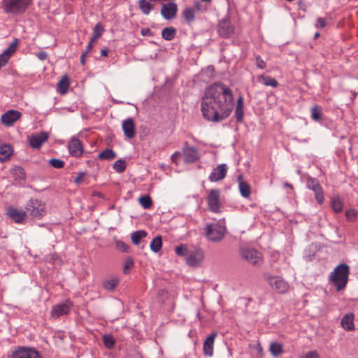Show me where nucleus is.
<instances>
[{
	"label": "nucleus",
	"instance_id": "nucleus-1",
	"mask_svg": "<svg viewBox=\"0 0 358 358\" xmlns=\"http://www.w3.org/2000/svg\"><path fill=\"white\" fill-rule=\"evenodd\" d=\"M234 106L233 92L225 84L215 82L206 88L201 101V112L206 120L220 122L227 119Z\"/></svg>",
	"mask_w": 358,
	"mask_h": 358
},
{
	"label": "nucleus",
	"instance_id": "nucleus-2",
	"mask_svg": "<svg viewBox=\"0 0 358 358\" xmlns=\"http://www.w3.org/2000/svg\"><path fill=\"white\" fill-rule=\"evenodd\" d=\"M350 267L346 264H340L331 273L329 280L336 287L338 292L343 289L348 281Z\"/></svg>",
	"mask_w": 358,
	"mask_h": 358
},
{
	"label": "nucleus",
	"instance_id": "nucleus-3",
	"mask_svg": "<svg viewBox=\"0 0 358 358\" xmlns=\"http://www.w3.org/2000/svg\"><path fill=\"white\" fill-rule=\"evenodd\" d=\"M1 3L5 13L18 16L25 13L33 0H3Z\"/></svg>",
	"mask_w": 358,
	"mask_h": 358
},
{
	"label": "nucleus",
	"instance_id": "nucleus-4",
	"mask_svg": "<svg viewBox=\"0 0 358 358\" xmlns=\"http://www.w3.org/2000/svg\"><path fill=\"white\" fill-rule=\"evenodd\" d=\"M25 209L33 219H41L46 214L45 203L37 199H31L26 204Z\"/></svg>",
	"mask_w": 358,
	"mask_h": 358
},
{
	"label": "nucleus",
	"instance_id": "nucleus-5",
	"mask_svg": "<svg viewBox=\"0 0 358 358\" xmlns=\"http://www.w3.org/2000/svg\"><path fill=\"white\" fill-rule=\"evenodd\" d=\"M241 257L252 265L259 266L262 264L263 257L258 250L251 248H242L241 249Z\"/></svg>",
	"mask_w": 358,
	"mask_h": 358
},
{
	"label": "nucleus",
	"instance_id": "nucleus-6",
	"mask_svg": "<svg viewBox=\"0 0 358 358\" xmlns=\"http://www.w3.org/2000/svg\"><path fill=\"white\" fill-rule=\"evenodd\" d=\"M225 234V227L217 224H208L206 227L207 238L214 242L221 241Z\"/></svg>",
	"mask_w": 358,
	"mask_h": 358
},
{
	"label": "nucleus",
	"instance_id": "nucleus-7",
	"mask_svg": "<svg viewBox=\"0 0 358 358\" xmlns=\"http://www.w3.org/2000/svg\"><path fill=\"white\" fill-rule=\"evenodd\" d=\"M10 358H41L38 351L34 348L19 346L15 349L11 355Z\"/></svg>",
	"mask_w": 358,
	"mask_h": 358
},
{
	"label": "nucleus",
	"instance_id": "nucleus-8",
	"mask_svg": "<svg viewBox=\"0 0 358 358\" xmlns=\"http://www.w3.org/2000/svg\"><path fill=\"white\" fill-rule=\"evenodd\" d=\"M203 258L204 254L201 248H191L185 257V261L187 265L192 267H197L201 264Z\"/></svg>",
	"mask_w": 358,
	"mask_h": 358
},
{
	"label": "nucleus",
	"instance_id": "nucleus-9",
	"mask_svg": "<svg viewBox=\"0 0 358 358\" xmlns=\"http://www.w3.org/2000/svg\"><path fill=\"white\" fill-rule=\"evenodd\" d=\"M306 187L315 193L317 202L322 204L324 201V192L318 180L308 175L306 176Z\"/></svg>",
	"mask_w": 358,
	"mask_h": 358
},
{
	"label": "nucleus",
	"instance_id": "nucleus-10",
	"mask_svg": "<svg viewBox=\"0 0 358 358\" xmlns=\"http://www.w3.org/2000/svg\"><path fill=\"white\" fill-rule=\"evenodd\" d=\"M234 33V27L232 25L230 20L225 17L219 21L217 24V34L220 36L229 38Z\"/></svg>",
	"mask_w": 358,
	"mask_h": 358
},
{
	"label": "nucleus",
	"instance_id": "nucleus-11",
	"mask_svg": "<svg viewBox=\"0 0 358 358\" xmlns=\"http://www.w3.org/2000/svg\"><path fill=\"white\" fill-rule=\"evenodd\" d=\"M220 191L217 189H211L208 195L207 201L210 211L217 213L220 210Z\"/></svg>",
	"mask_w": 358,
	"mask_h": 358
},
{
	"label": "nucleus",
	"instance_id": "nucleus-12",
	"mask_svg": "<svg viewBox=\"0 0 358 358\" xmlns=\"http://www.w3.org/2000/svg\"><path fill=\"white\" fill-rule=\"evenodd\" d=\"M73 307V303L70 300H66L63 303L54 306L51 310V316L59 318L61 316L68 315Z\"/></svg>",
	"mask_w": 358,
	"mask_h": 358
},
{
	"label": "nucleus",
	"instance_id": "nucleus-13",
	"mask_svg": "<svg viewBox=\"0 0 358 358\" xmlns=\"http://www.w3.org/2000/svg\"><path fill=\"white\" fill-rule=\"evenodd\" d=\"M267 280L271 287L278 293L283 294L288 290V283L280 277L269 276Z\"/></svg>",
	"mask_w": 358,
	"mask_h": 358
},
{
	"label": "nucleus",
	"instance_id": "nucleus-14",
	"mask_svg": "<svg viewBox=\"0 0 358 358\" xmlns=\"http://www.w3.org/2000/svg\"><path fill=\"white\" fill-rule=\"evenodd\" d=\"M178 12V6L173 2H168L162 3L161 9V15L166 20H171L176 17Z\"/></svg>",
	"mask_w": 358,
	"mask_h": 358
},
{
	"label": "nucleus",
	"instance_id": "nucleus-15",
	"mask_svg": "<svg viewBox=\"0 0 358 358\" xmlns=\"http://www.w3.org/2000/svg\"><path fill=\"white\" fill-rule=\"evenodd\" d=\"M6 214L9 218L17 224H23L27 218V213L25 210L12 206L7 208Z\"/></svg>",
	"mask_w": 358,
	"mask_h": 358
},
{
	"label": "nucleus",
	"instance_id": "nucleus-16",
	"mask_svg": "<svg viewBox=\"0 0 358 358\" xmlns=\"http://www.w3.org/2000/svg\"><path fill=\"white\" fill-rule=\"evenodd\" d=\"M22 116V113L16 110H9L3 113L1 117V121L3 124L7 127L12 126Z\"/></svg>",
	"mask_w": 358,
	"mask_h": 358
},
{
	"label": "nucleus",
	"instance_id": "nucleus-17",
	"mask_svg": "<svg viewBox=\"0 0 358 358\" xmlns=\"http://www.w3.org/2000/svg\"><path fill=\"white\" fill-rule=\"evenodd\" d=\"M182 152L184 154L185 162L186 163H193L199 159V155L197 149L193 146H189L187 142L185 143Z\"/></svg>",
	"mask_w": 358,
	"mask_h": 358
},
{
	"label": "nucleus",
	"instance_id": "nucleus-18",
	"mask_svg": "<svg viewBox=\"0 0 358 358\" xmlns=\"http://www.w3.org/2000/svg\"><path fill=\"white\" fill-rule=\"evenodd\" d=\"M227 173V166L226 164H221L213 169L210 174L208 179L210 182H217L224 179Z\"/></svg>",
	"mask_w": 358,
	"mask_h": 358
},
{
	"label": "nucleus",
	"instance_id": "nucleus-19",
	"mask_svg": "<svg viewBox=\"0 0 358 358\" xmlns=\"http://www.w3.org/2000/svg\"><path fill=\"white\" fill-rule=\"evenodd\" d=\"M48 134L42 131L29 138V145L34 149H39L41 145L48 141Z\"/></svg>",
	"mask_w": 358,
	"mask_h": 358
},
{
	"label": "nucleus",
	"instance_id": "nucleus-20",
	"mask_svg": "<svg viewBox=\"0 0 358 358\" xmlns=\"http://www.w3.org/2000/svg\"><path fill=\"white\" fill-rule=\"evenodd\" d=\"M217 336V332L213 331L204 341L203 351L205 355L208 357H212L213 355L214 343Z\"/></svg>",
	"mask_w": 358,
	"mask_h": 358
},
{
	"label": "nucleus",
	"instance_id": "nucleus-21",
	"mask_svg": "<svg viewBox=\"0 0 358 358\" xmlns=\"http://www.w3.org/2000/svg\"><path fill=\"white\" fill-rule=\"evenodd\" d=\"M122 130L126 138L131 139L135 136V124L131 117H129L122 122Z\"/></svg>",
	"mask_w": 358,
	"mask_h": 358
},
{
	"label": "nucleus",
	"instance_id": "nucleus-22",
	"mask_svg": "<svg viewBox=\"0 0 358 358\" xmlns=\"http://www.w3.org/2000/svg\"><path fill=\"white\" fill-rule=\"evenodd\" d=\"M69 150L70 154L73 157H80L83 154V148L80 141L76 137L71 139L69 143Z\"/></svg>",
	"mask_w": 358,
	"mask_h": 358
},
{
	"label": "nucleus",
	"instance_id": "nucleus-23",
	"mask_svg": "<svg viewBox=\"0 0 358 358\" xmlns=\"http://www.w3.org/2000/svg\"><path fill=\"white\" fill-rule=\"evenodd\" d=\"M234 117L237 122H243L244 117V103L243 97L241 95H240L237 99Z\"/></svg>",
	"mask_w": 358,
	"mask_h": 358
},
{
	"label": "nucleus",
	"instance_id": "nucleus-24",
	"mask_svg": "<svg viewBox=\"0 0 358 358\" xmlns=\"http://www.w3.org/2000/svg\"><path fill=\"white\" fill-rule=\"evenodd\" d=\"M354 315L352 313L345 314L341 320V326L347 331H352L355 329Z\"/></svg>",
	"mask_w": 358,
	"mask_h": 358
},
{
	"label": "nucleus",
	"instance_id": "nucleus-25",
	"mask_svg": "<svg viewBox=\"0 0 358 358\" xmlns=\"http://www.w3.org/2000/svg\"><path fill=\"white\" fill-rule=\"evenodd\" d=\"M182 17L188 25H191L195 20V10L193 8H185L182 11Z\"/></svg>",
	"mask_w": 358,
	"mask_h": 358
},
{
	"label": "nucleus",
	"instance_id": "nucleus-26",
	"mask_svg": "<svg viewBox=\"0 0 358 358\" xmlns=\"http://www.w3.org/2000/svg\"><path fill=\"white\" fill-rule=\"evenodd\" d=\"M257 80L266 86L277 87L278 85V82L276 79L269 76H264V74L259 76Z\"/></svg>",
	"mask_w": 358,
	"mask_h": 358
},
{
	"label": "nucleus",
	"instance_id": "nucleus-27",
	"mask_svg": "<svg viewBox=\"0 0 358 358\" xmlns=\"http://www.w3.org/2000/svg\"><path fill=\"white\" fill-rule=\"evenodd\" d=\"M241 176L238 177V187L240 193L244 198H248L251 194L250 186L247 182L241 180Z\"/></svg>",
	"mask_w": 358,
	"mask_h": 358
},
{
	"label": "nucleus",
	"instance_id": "nucleus-28",
	"mask_svg": "<svg viewBox=\"0 0 358 358\" xmlns=\"http://www.w3.org/2000/svg\"><path fill=\"white\" fill-rule=\"evenodd\" d=\"M69 87V79L66 75L62 76V79L57 84V92L64 95L65 94Z\"/></svg>",
	"mask_w": 358,
	"mask_h": 358
},
{
	"label": "nucleus",
	"instance_id": "nucleus-29",
	"mask_svg": "<svg viewBox=\"0 0 358 358\" xmlns=\"http://www.w3.org/2000/svg\"><path fill=\"white\" fill-rule=\"evenodd\" d=\"M13 148L10 145L0 146V162L8 160L13 153Z\"/></svg>",
	"mask_w": 358,
	"mask_h": 358
},
{
	"label": "nucleus",
	"instance_id": "nucleus-30",
	"mask_svg": "<svg viewBox=\"0 0 358 358\" xmlns=\"http://www.w3.org/2000/svg\"><path fill=\"white\" fill-rule=\"evenodd\" d=\"M269 351L273 357H278L283 352V345L278 342H271L269 345Z\"/></svg>",
	"mask_w": 358,
	"mask_h": 358
},
{
	"label": "nucleus",
	"instance_id": "nucleus-31",
	"mask_svg": "<svg viewBox=\"0 0 358 358\" xmlns=\"http://www.w3.org/2000/svg\"><path fill=\"white\" fill-rule=\"evenodd\" d=\"M120 280L117 277L114 276L107 279L103 282V287L106 290L113 291L118 285Z\"/></svg>",
	"mask_w": 358,
	"mask_h": 358
},
{
	"label": "nucleus",
	"instance_id": "nucleus-32",
	"mask_svg": "<svg viewBox=\"0 0 358 358\" xmlns=\"http://www.w3.org/2000/svg\"><path fill=\"white\" fill-rule=\"evenodd\" d=\"M19 40L17 38H14L13 42L1 54L10 59V57L16 52Z\"/></svg>",
	"mask_w": 358,
	"mask_h": 358
},
{
	"label": "nucleus",
	"instance_id": "nucleus-33",
	"mask_svg": "<svg viewBox=\"0 0 358 358\" xmlns=\"http://www.w3.org/2000/svg\"><path fill=\"white\" fill-rule=\"evenodd\" d=\"M11 174L15 180H24L26 179L24 169L21 166H15L11 170Z\"/></svg>",
	"mask_w": 358,
	"mask_h": 358
},
{
	"label": "nucleus",
	"instance_id": "nucleus-34",
	"mask_svg": "<svg viewBox=\"0 0 358 358\" xmlns=\"http://www.w3.org/2000/svg\"><path fill=\"white\" fill-rule=\"evenodd\" d=\"M146 236L147 232L145 231L138 230L131 234V238L133 243L136 245H138L141 243V239L146 237Z\"/></svg>",
	"mask_w": 358,
	"mask_h": 358
},
{
	"label": "nucleus",
	"instance_id": "nucleus-35",
	"mask_svg": "<svg viewBox=\"0 0 358 358\" xmlns=\"http://www.w3.org/2000/svg\"><path fill=\"white\" fill-rule=\"evenodd\" d=\"M176 30L172 27H166L162 31V36L166 41H171L176 36Z\"/></svg>",
	"mask_w": 358,
	"mask_h": 358
},
{
	"label": "nucleus",
	"instance_id": "nucleus-36",
	"mask_svg": "<svg viewBox=\"0 0 358 358\" xmlns=\"http://www.w3.org/2000/svg\"><path fill=\"white\" fill-rule=\"evenodd\" d=\"M98 157L101 160H112L116 157V153L112 149L106 148Z\"/></svg>",
	"mask_w": 358,
	"mask_h": 358
},
{
	"label": "nucleus",
	"instance_id": "nucleus-37",
	"mask_svg": "<svg viewBox=\"0 0 358 358\" xmlns=\"http://www.w3.org/2000/svg\"><path fill=\"white\" fill-rule=\"evenodd\" d=\"M103 31L104 29L101 24L97 23L93 29L92 36L90 40L94 42L96 41L101 36Z\"/></svg>",
	"mask_w": 358,
	"mask_h": 358
},
{
	"label": "nucleus",
	"instance_id": "nucleus-38",
	"mask_svg": "<svg viewBox=\"0 0 358 358\" xmlns=\"http://www.w3.org/2000/svg\"><path fill=\"white\" fill-rule=\"evenodd\" d=\"M138 6L141 12L145 15H148L153 8V5L145 0H139Z\"/></svg>",
	"mask_w": 358,
	"mask_h": 358
},
{
	"label": "nucleus",
	"instance_id": "nucleus-39",
	"mask_svg": "<svg viewBox=\"0 0 358 358\" xmlns=\"http://www.w3.org/2000/svg\"><path fill=\"white\" fill-rule=\"evenodd\" d=\"M162 246V237L160 236H157L155 238L152 239V241L150 243V249L155 252H159Z\"/></svg>",
	"mask_w": 358,
	"mask_h": 358
},
{
	"label": "nucleus",
	"instance_id": "nucleus-40",
	"mask_svg": "<svg viewBox=\"0 0 358 358\" xmlns=\"http://www.w3.org/2000/svg\"><path fill=\"white\" fill-rule=\"evenodd\" d=\"M191 248H188L186 245L180 244L175 248V252L178 256L187 257V252Z\"/></svg>",
	"mask_w": 358,
	"mask_h": 358
},
{
	"label": "nucleus",
	"instance_id": "nucleus-41",
	"mask_svg": "<svg viewBox=\"0 0 358 358\" xmlns=\"http://www.w3.org/2000/svg\"><path fill=\"white\" fill-rule=\"evenodd\" d=\"M311 118L315 121H319L322 118L321 108L315 105L311 108Z\"/></svg>",
	"mask_w": 358,
	"mask_h": 358
},
{
	"label": "nucleus",
	"instance_id": "nucleus-42",
	"mask_svg": "<svg viewBox=\"0 0 358 358\" xmlns=\"http://www.w3.org/2000/svg\"><path fill=\"white\" fill-rule=\"evenodd\" d=\"M126 167V162L122 159L117 160L113 164V169L117 173H122Z\"/></svg>",
	"mask_w": 358,
	"mask_h": 358
},
{
	"label": "nucleus",
	"instance_id": "nucleus-43",
	"mask_svg": "<svg viewBox=\"0 0 358 358\" xmlns=\"http://www.w3.org/2000/svg\"><path fill=\"white\" fill-rule=\"evenodd\" d=\"M139 203L145 209L150 208L152 205L151 197L148 195L140 197Z\"/></svg>",
	"mask_w": 358,
	"mask_h": 358
},
{
	"label": "nucleus",
	"instance_id": "nucleus-44",
	"mask_svg": "<svg viewBox=\"0 0 358 358\" xmlns=\"http://www.w3.org/2000/svg\"><path fill=\"white\" fill-rule=\"evenodd\" d=\"M331 207L335 213H340L343 210V203L338 198H334L331 201Z\"/></svg>",
	"mask_w": 358,
	"mask_h": 358
},
{
	"label": "nucleus",
	"instance_id": "nucleus-45",
	"mask_svg": "<svg viewBox=\"0 0 358 358\" xmlns=\"http://www.w3.org/2000/svg\"><path fill=\"white\" fill-rule=\"evenodd\" d=\"M103 342L108 349H112L115 344V340L111 335H104L103 336Z\"/></svg>",
	"mask_w": 358,
	"mask_h": 358
},
{
	"label": "nucleus",
	"instance_id": "nucleus-46",
	"mask_svg": "<svg viewBox=\"0 0 358 358\" xmlns=\"http://www.w3.org/2000/svg\"><path fill=\"white\" fill-rule=\"evenodd\" d=\"M48 164L55 169H62L64 166V162L59 159H50Z\"/></svg>",
	"mask_w": 358,
	"mask_h": 358
},
{
	"label": "nucleus",
	"instance_id": "nucleus-47",
	"mask_svg": "<svg viewBox=\"0 0 358 358\" xmlns=\"http://www.w3.org/2000/svg\"><path fill=\"white\" fill-rule=\"evenodd\" d=\"M117 250L123 252H129V246L122 241H118L115 243Z\"/></svg>",
	"mask_w": 358,
	"mask_h": 358
},
{
	"label": "nucleus",
	"instance_id": "nucleus-48",
	"mask_svg": "<svg viewBox=\"0 0 358 358\" xmlns=\"http://www.w3.org/2000/svg\"><path fill=\"white\" fill-rule=\"evenodd\" d=\"M134 266V261L131 257H129L126 259L124 264V273H129V269L131 268Z\"/></svg>",
	"mask_w": 358,
	"mask_h": 358
},
{
	"label": "nucleus",
	"instance_id": "nucleus-49",
	"mask_svg": "<svg viewBox=\"0 0 358 358\" xmlns=\"http://www.w3.org/2000/svg\"><path fill=\"white\" fill-rule=\"evenodd\" d=\"M256 60V65L259 69H264L266 68V63L262 59L260 55H257L255 57Z\"/></svg>",
	"mask_w": 358,
	"mask_h": 358
},
{
	"label": "nucleus",
	"instance_id": "nucleus-50",
	"mask_svg": "<svg viewBox=\"0 0 358 358\" xmlns=\"http://www.w3.org/2000/svg\"><path fill=\"white\" fill-rule=\"evenodd\" d=\"M345 216L349 221H353L356 217L355 212L352 210H348L345 212Z\"/></svg>",
	"mask_w": 358,
	"mask_h": 358
},
{
	"label": "nucleus",
	"instance_id": "nucleus-51",
	"mask_svg": "<svg viewBox=\"0 0 358 358\" xmlns=\"http://www.w3.org/2000/svg\"><path fill=\"white\" fill-rule=\"evenodd\" d=\"M326 26V22H325V20L324 19L322 18V17H318L316 20V24H315V27L317 28H320V29H322L324 28V27Z\"/></svg>",
	"mask_w": 358,
	"mask_h": 358
},
{
	"label": "nucleus",
	"instance_id": "nucleus-52",
	"mask_svg": "<svg viewBox=\"0 0 358 358\" xmlns=\"http://www.w3.org/2000/svg\"><path fill=\"white\" fill-rule=\"evenodd\" d=\"M302 358H320L316 351H311L306 353Z\"/></svg>",
	"mask_w": 358,
	"mask_h": 358
},
{
	"label": "nucleus",
	"instance_id": "nucleus-53",
	"mask_svg": "<svg viewBox=\"0 0 358 358\" xmlns=\"http://www.w3.org/2000/svg\"><path fill=\"white\" fill-rule=\"evenodd\" d=\"M9 59L8 57H6L5 55H3V54H1L0 55V69L6 66V64L8 63Z\"/></svg>",
	"mask_w": 358,
	"mask_h": 358
},
{
	"label": "nucleus",
	"instance_id": "nucleus-54",
	"mask_svg": "<svg viewBox=\"0 0 358 358\" xmlns=\"http://www.w3.org/2000/svg\"><path fill=\"white\" fill-rule=\"evenodd\" d=\"M141 34L143 36L152 35L150 28H143L141 31Z\"/></svg>",
	"mask_w": 358,
	"mask_h": 358
},
{
	"label": "nucleus",
	"instance_id": "nucleus-55",
	"mask_svg": "<svg viewBox=\"0 0 358 358\" xmlns=\"http://www.w3.org/2000/svg\"><path fill=\"white\" fill-rule=\"evenodd\" d=\"M85 176V173H79L76 178L74 179V182L76 184H79L83 180Z\"/></svg>",
	"mask_w": 358,
	"mask_h": 358
},
{
	"label": "nucleus",
	"instance_id": "nucleus-56",
	"mask_svg": "<svg viewBox=\"0 0 358 358\" xmlns=\"http://www.w3.org/2000/svg\"><path fill=\"white\" fill-rule=\"evenodd\" d=\"M94 42L92 41H90L87 47H86V49L83 52H86V55H88L90 52H91L92 49V47H93V43Z\"/></svg>",
	"mask_w": 358,
	"mask_h": 358
},
{
	"label": "nucleus",
	"instance_id": "nucleus-57",
	"mask_svg": "<svg viewBox=\"0 0 358 358\" xmlns=\"http://www.w3.org/2000/svg\"><path fill=\"white\" fill-rule=\"evenodd\" d=\"M37 57L41 60H45L48 57V55L45 52L42 51L37 54Z\"/></svg>",
	"mask_w": 358,
	"mask_h": 358
},
{
	"label": "nucleus",
	"instance_id": "nucleus-58",
	"mask_svg": "<svg viewBox=\"0 0 358 358\" xmlns=\"http://www.w3.org/2000/svg\"><path fill=\"white\" fill-rule=\"evenodd\" d=\"M87 56V55H86V52H83L81 54L80 60V63H81L82 65H85V61H86Z\"/></svg>",
	"mask_w": 358,
	"mask_h": 358
},
{
	"label": "nucleus",
	"instance_id": "nucleus-59",
	"mask_svg": "<svg viewBox=\"0 0 358 358\" xmlns=\"http://www.w3.org/2000/svg\"><path fill=\"white\" fill-rule=\"evenodd\" d=\"M108 53V50L107 48H103L101 50V55L103 57H107Z\"/></svg>",
	"mask_w": 358,
	"mask_h": 358
},
{
	"label": "nucleus",
	"instance_id": "nucleus-60",
	"mask_svg": "<svg viewBox=\"0 0 358 358\" xmlns=\"http://www.w3.org/2000/svg\"><path fill=\"white\" fill-rule=\"evenodd\" d=\"M112 101H113V103H117V104H123L124 103V101L117 100V99H115L114 98L112 99Z\"/></svg>",
	"mask_w": 358,
	"mask_h": 358
},
{
	"label": "nucleus",
	"instance_id": "nucleus-61",
	"mask_svg": "<svg viewBox=\"0 0 358 358\" xmlns=\"http://www.w3.org/2000/svg\"><path fill=\"white\" fill-rule=\"evenodd\" d=\"M180 152H174V153L172 155V156H171V159H172V160H173L175 157H178V156H180Z\"/></svg>",
	"mask_w": 358,
	"mask_h": 358
},
{
	"label": "nucleus",
	"instance_id": "nucleus-62",
	"mask_svg": "<svg viewBox=\"0 0 358 358\" xmlns=\"http://www.w3.org/2000/svg\"><path fill=\"white\" fill-rule=\"evenodd\" d=\"M285 186L290 187V188H292V185L291 184L288 183V182H285Z\"/></svg>",
	"mask_w": 358,
	"mask_h": 358
},
{
	"label": "nucleus",
	"instance_id": "nucleus-63",
	"mask_svg": "<svg viewBox=\"0 0 358 358\" xmlns=\"http://www.w3.org/2000/svg\"><path fill=\"white\" fill-rule=\"evenodd\" d=\"M320 36V34L318 32L315 33L314 38H317Z\"/></svg>",
	"mask_w": 358,
	"mask_h": 358
},
{
	"label": "nucleus",
	"instance_id": "nucleus-64",
	"mask_svg": "<svg viewBox=\"0 0 358 358\" xmlns=\"http://www.w3.org/2000/svg\"><path fill=\"white\" fill-rule=\"evenodd\" d=\"M297 173L299 174V175L301 174V170L300 169L297 170Z\"/></svg>",
	"mask_w": 358,
	"mask_h": 358
}]
</instances>
